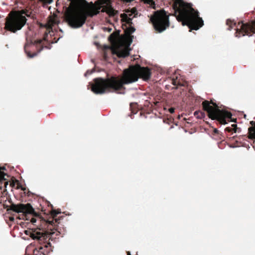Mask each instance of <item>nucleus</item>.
Instances as JSON below:
<instances>
[{
  "label": "nucleus",
  "mask_w": 255,
  "mask_h": 255,
  "mask_svg": "<svg viewBox=\"0 0 255 255\" xmlns=\"http://www.w3.org/2000/svg\"><path fill=\"white\" fill-rule=\"evenodd\" d=\"M151 72L147 67H142L139 65L130 66L123 72L122 79L112 77L106 79H95V84L92 86V91L96 94H103L106 92H113L121 89L124 84L135 82L140 78L144 81L149 80Z\"/></svg>",
  "instance_id": "obj_1"
},
{
  "label": "nucleus",
  "mask_w": 255,
  "mask_h": 255,
  "mask_svg": "<svg viewBox=\"0 0 255 255\" xmlns=\"http://www.w3.org/2000/svg\"><path fill=\"white\" fill-rule=\"evenodd\" d=\"M175 14L178 12L176 19L182 21L183 25H187L192 30H197L204 24L202 18L199 16L198 12L194 10L190 3L182 0H172Z\"/></svg>",
  "instance_id": "obj_2"
},
{
  "label": "nucleus",
  "mask_w": 255,
  "mask_h": 255,
  "mask_svg": "<svg viewBox=\"0 0 255 255\" xmlns=\"http://www.w3.org/2000/svg\"><path fill=\"white\" fill-rule=\"evenodd\" d=\"M99 12L95 7H73L67 9L65 16L66 21L72 28H78L84 24L88 16H93Z\"/></svg>",
  "instance_id": "obj_3"
},
{
  "label": "nucleus",
  "mask_w": 255,
  "mask_h": 255,
  "mask_svg": "<svg viewBox=\"0 0 255 255\" xmlns=\"http://www.w3.org/2000/svg\"><path fill=\"white\" fill-rule=\"evenodd\" d=\"M26 20V17L22 14L17 12H11L6 18L5 28L14 33L23 27Z\"/></svg>",
  "instance_id": "obj_4"
},
{
  "label": "nucleus",
  "mask_w": 255,
  "mask_h": 255,
  "mask_svg": "<svg viewBox=\"0 0 255 255\" xmlns=\"http://www.w3.org/2000/svg\"><path fill=\"white\" fill-rule=\"evenodd\" d=\"M154 29L159 33L164 31L169 26V15L164 9L154 12L150 17Z\"/></svg>",
  "instance_id": "obj_5"
},
{
  "label": "nucleus",
  "mask_w": 255,
  "mask_h": 255,
  "mask_svg": "<svg viewBox=\"0 0 255 255\" xmlns=\"http://www.w3.org/2000/svg\"><path fill=\"white\" fill-rule=\"evenodd\" d=\"M216 107L214 108L210 105L208 101H205L203 102L204 110L206 111L210 118L212 120H218L222 124H227L225 118H231L232 115L230 112L225 110H221L218 109L216 104H213Z\"/></svg>",
  "instance_id": "obj_6"
},
{
  "label": "nucleus",
  "mask_w": 255,
  "mask_h": 255,
  "mask_svg": "<svg viewBox=\"0 0 255 255\" xmlns=\"http://www.w3.org/2000/svg\"><path fill=\"white\" fill-rule=\"evenodd\" d=\"M135 30V28L133 27L130 26L127 28L126 32L128 36L127 38L128 41L127 47L124 48L123 49H121L119 48H112V53L113 54H116L119 57L125 58L129 55V50L128 47L131 45L132 42V38L130 35L131 34L133 33Z\"/></svg>",
  "instance_id": "obj_7"
},
{
  "label": "nucleus",
  "mask_w": 255,
  "mask_h": 255,
  "mask_svg": "<svg viewBox=\"0 0 255 255\" xmlns=\"http://www.w3.org/2000/svg\"><path fill=\"white\" fill-rule=\"evenodd\" d=\"M11 209L13 211L17 213H22L29 214H35L34 209L29 203L26 204H12L11 207Z\"/></svg>",
  "instance_id": "obj_8"
},
{
  "label": "nucleus",
  "mask_w": 255,
  "mask_h": 255,
  "mask_svg": "<svg viewBox=\"0 0 255 255\" xmlns=\"http://www.w3.org/2000/svg\"><path fill=\"white\" fill-rule=\"evenodd\" d=\"M240 27V30L239 31V35L237 34L236 37H241V36H244L246 35L251 37L252 35L249 34V31L255 32V22L252 23H241L239 24Z\"/></svg>",
  "instance_id": "obj_9"
},
{
  "label": "nucleus",
  "mask_w": 255,
  "mask_h": 255,
  "mask_svg": "<svg viewBox=\"0 0 255 255\" xmlns=\"http://www.w3.org/2000/svg\"><path fill=\"white\" fill-rule=\"evenodd\" d=\"M102 7H103L102 11L106 12L110 16H114L115 14V11L112 7L110 0H100Z\"/></svg>",
  "instance_id": "obj_10"
},
{
  "label": "nucleus",
  "mask_w": 255,
  "mask_h": 255,
  "mask_svg": "<svg viewBox=\"0 0 255 255\" xmlns=\"http://www.w3.org/2000/svg\"><path fill=\"white\" fill-rule=\"evenodd\" d=\"M132 15V14H129V15L128 14H123L122 15V17L123 20L126 21L127 23L130 24L131 23L132 18L134 16L131 17V16Z\"/></svg>",
  "instance_id": "obj_11"
},
{
  "label": "nucleus",
  "mask_w": 255,
  "mask_h": 255,
  "mask_svg": "<svg viewBox=\"0 0 255 255\" xmlns=\"http://www.w3.org/2000/svg\"><path fill=\"white\" fill-rule=\"evenodd\" d=\"M249 138L251 139H255V127H250L249 128Z\"/></svg>",
  "instance_id": "obj_12"
},
{
  "label": "nucleus",
  "mask_w": 255,
  "mask_h": 255,
  "mask_svg": "<svg viewBox=\"0 0 255 255\" xmlns=\"http://www.w3.org/2000/svg\"><path fill=\"white\" fill-rule=\"evenodd\" d=\"M194 115L196 116V118L198 119H202L205 117V114L199 111H195Z\"/></svg>",
  "instance_id": "obj_13"
},
{
  "label": "nucleus",
  "mask_w": 255,
  "mask_h": 255,
  "mask_svg": "<svg viewBox=\"0 0 255 255\" xmlns=\"http://www.w3.org/2000/svg\"><path fill=\"white\" fill-rule=\"evenodd\" d=\"M30 237L33 239H37V240H40L41 236H40V232H37L36 234H35L34 233H31L30 234Z\"/></svg>",
  "instance_id": "obj_14"
},
{
  "label": "nucleus",
  "mask_w": 255,
  "mask_h": 255,
  "mask_svg": "<svg viewBox=\"0 0 255 255\" xmlns=\"http://www.w3.org/2000/svg\"><path fill=\"white\" fill-rule=\"evenodd\" d=\"M1 170H5V167L4 166L2 167H0V181L5 180L4 176L6 175L4 172H2Z\"/></svg>",
  "instance_id": "obj_15"
},
{
  "label": "nucleus",
  "mask_w": 255,
  "mask_h": 255,
  "mask_svg": "<svg viewBox=\"0 0 255 255\" xmlns=\"http://www.w3.org/2000/svg\"><path fill=\"white\" fill-rule=\"evenodd\" d=\"M43 48L40 49L37 52L34 53L32 54H30L29 52H26L27 55L28 57L32 58L34 57L35 56H37L39 53L41 52V51L42 50Z\"/></svg>",
  "instance_id": "obj_16"
},
{
  "label": "nucleus",
  "mask_w": 255,
  "mask_h": 255,
  "mask_svg": "<svg viewBox=\"0 0 255 255\" xmlns=\"http://www.w3.org/2000/svg\"><path fill=\"white\" fill-rule=\"evenodd\" d=\"M61 213L60 211H57L56 210H53L52 211V215L54 216H56L57 215Z\"/></svg>",
  "instance_id": "obj_17"
},
{
  "label": "nucleus",
  "mask_w": 255,
  "mask_h": 255,
  "mask_svg": "<svg viewBox=\"0 0 255 255\" xmlns=\"http://www.w3.org/2000/svg\"><path fill=\"white\" fill-rule=\"evenodd\" d=\"M94 72V70H92L90 72H89V71H87L85 73V76H87L88 75H90L93 72Z\"/></svg>",
  "instance_id": "obj_18"
},
{
  "label": "nucleus",
  "mask_w": 255,
  "mask_h": 255,
  "mask_svg": "<svg viewBox=\"0 0 255 255\" xmlns=\"http://www.w3.org/2000/svg\"><path fill=\"white\" fill-rule=\"evenodd\" d=\"M169 112L172 114L174 112V109L173 108H171L168 109Z\"/></svg>",
  "instance_id": "obj_19"
},
{
  "label": "nucleus",
  "mask_w": 255,
  "mask_h": 255,
  "mask_svg": "<svg viewBox=\"0 0 255 255\" xmlns=\"http://www.w3.org/2000/svg\"><path fill=\"white\" fill-rule=\"evenodd\" d=\"M233 127H235L234 129V130L235 132H236L237 131V125H233Z\"/></svg>",
  "instance_id": "obj_20"
},
{
  "label": "nucleus",
  "mask_w": 255,
  "mask_h": 255,
  "mask_svg": "<svg viewBox=\"0 0 255 255\" xmlns=\"http://www.w3.org/2000/svg\"><path fill=\"white\" fill-rule=\"evenodd\" d=\"M31 222H33V223H35L36 222V219H32L31 220Z\"/></svg>",
  "instance_id": "obj_21"
},
{
  "label": "nucleus",
  "mask_w": 255,
  "mask_h": 255,
  "mask_svg": "<svg viewBox=\"0 0 255 255\" xmlns=\"http://www.w3.org/2000/svg\"><path fill=\"white\" fill-rule=\"evenodd\" d=\"M218 130L217 128H215V129H214V132H215V133H217V132H218Z\"/></svg>",
  "instance_id": "obj_22"
},
{
  "label": "nucleus",
  "mask_w": 255,
  "mask_h": 255,
  "mask_svg": "<svg viewBox=\"0 0 255 255\" xmlns=\"http://www.w3.org/2000/svg\"><path fill=\"white\" fill-rule=\"evenodd\" d=\"M112 38H113V34H111V35H110V36L109 37V40H111V39Z\"/></svg>",
  "instance_id": "obj_23"
},
{
  "label": "nucleus",
  "mask_w": 255,
  "mask_h": 255,
  "mask_svg": "<svg viewBox=\"0 0 255 255\" xmlns=\"http://www.w3.org/2000/svg\"><path fill=\"white\" fill-rule=\"evenodd\" d=\"M128 255H131V253L129 252H128Z\"/></svg>",
  "instance_id": "obj_24"
},
{
  "label": "nucleus",
  "mask_w": 255,
  "mask_h": 255,
  "mask_svg": "<svg viewBox=\"0 0 255 255\" xmlns=\"http://www.w3.org/2000/svg\"><path fill=\"white\" fill-rule=\"evenodd\" d=\"M49 3H50L52 2V0H50L49 1H48Z\"/></svg>",
  "instance_id": "obj_25"
},
{
  "label": "nucleus",
  "mask_w": 255,
  "mask_h": 255,
  "mask_svg": "<svg viewBox=\"0 0 255 255\" xmlns=\"http://www.w3.org/2000/svg\"><path fill=\"white\" fill-rule=\"evenodd\" d=\"M118 94H124L125 93L124 92H120V93H118Z\"/></svg>",
  "instance_id": "obj_26"
},
{
  "label": "nucleus",
  "mask_w": 255,
  "mask_h": 255,
  "mask_svg": "<svg viewBox=\"0 0 255 255\" xmlns=\"http://www.w3.org/2000/svg\"><path fill=\"white\" fill-rule=\"evenodd\" d=\"M21 189L24 191V190H25V189L24 188H21Z\"/></svg>",
  "instance_id": "obj_27"
},
{
  "label": "nucleus",
  "mask_w": 255,
  "mask_h": 255,
  "mask_svg": "<svg viewBox=\"0 0 255 255\" xmlns=\"http://www.w3.org/2000/svg\"><path fill=\"white\" fill-rule=\"evenodd\" d=\"M238 30H239V28H238ZM237 32H238V31H237Z\"/></svg>",
  "instance_id": "obj_28"
},
{
  "label": "nucleus",
  "mask_w": 255,
  "mask_h": 255,
  "mask_svg": "<svg viewBox=\"0 0 255 255\" xmlns=\"http://www.w3.org/2000/svg\"><path fill=\"white\" fill-rule=\"evenodd\" d=\"M6 184H8V182H6Z\"/></svg>",
  "instance_id": "obj_29"
}]
</instances>
